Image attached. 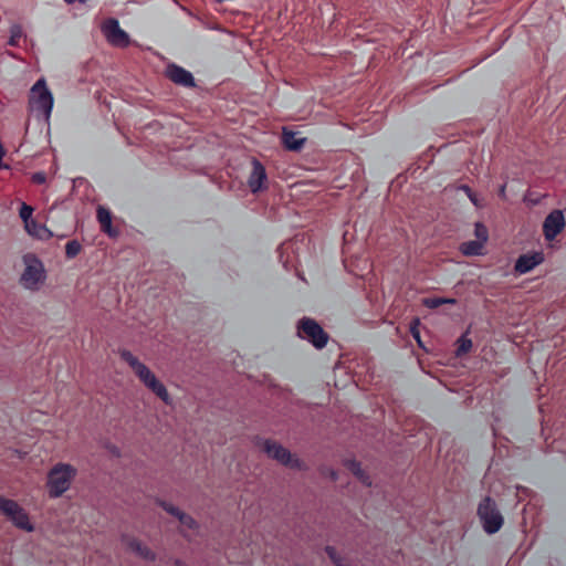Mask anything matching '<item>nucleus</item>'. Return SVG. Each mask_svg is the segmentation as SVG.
I'll list each match as a JSON object with an SVG mask.
<instances>
[{"mask_svg":"<svg viewBox=\"0 0 566 566\" xmlns=\"http://www.w3.org/2000/svg\"><path fill=\"white\" fill-rule=\"evenodd\" d=\"M77 470L70 463L59 462L48 472L46 488L50 499L61 497L71 486Z\"/></svg>","mask_w":566,"mask_h":566,"instance_id":"1","label":"nucleus"},{"mask_svg":"<svg viewBox=\"0 0 566 566\" xmlns=\"http://www.w3.org/2000/svg\"><path fill=\"white\" fill-rule=\"evenodd\" d=\"M476 515L482 524L483 531L488 535L497 533L503 524L504 517L501 514L497 504L490 495L484 496L476 509Z\"/></svg>","mask_w":566,"mask_h":566,"instance_id":"2","label":"nucleus"},{"mask_svg":"<svg viewBox=\"0 0 566 566\" xmlns=\"http://www.w3.org/2000/svg\"><path fill=\"white\" fill-rule=\"evenodd\" d=\"M30 105L38 116H42L46 122H49L54 106V97L48 87L44 77L39 78L32 85Z\"/></svg>","mask_w":566,"mask_h":566,"instance_id":"3","label":"nucleus"},{"mask_svg":"<svg viewBox=\"0 0 566 566\" xmlns=\"http://www.w3.org/2000/svg\"><path fill=\"white\" fill-rule=\"evenodd\" d=\"M256 444H262L263 451L270 459L277 461L280 464L294 470H306L305 463L296 455H293L289 449L281 443L271 439L256 438Z\"/></svg>","mask_w":566,"mask_h":566,"instance_id":"4","label":"nucleus"},{"mask_svg":"<svg viewBox=\"0 0 566 566\" xmlns=\"http://www.w3.org/2000/svg\"><path fill=\"white\" fill-rule=\"evenodd\" d=\"M297 336L311 343L316 349L324 348L329 339V335L323 327L311 317H302L297 322Z\"/></svg>","mask_w":566,"mask_h":566,"instance_id":"5","label":"nucleus"},{"mask_svg":"<svg viewBox=\"0 0 566 566\" xmlns=\"http://www.w3.org/2000/svg\"><path fill=\"white\" fill-rule=\"evenodd\" d=\"M102 32L114 46L126 48L130 43L128 33L120 28L119 21L115 18H108L103 22Z\"/></svg>","mask_w":566,"mask_h":566,"instance_id":"6","label":"nucleus"},{"mask_svg":"<svg viewBox=\"0 0 566 566\" xmlns=\"http://www.w3.org/2000/svg\"><path fill=\"white\" fill-rule=\"evenodd\" d=\"M118 355L120 359L124 360L133 369L135 375L145 386H148V384L157 378L156 375L130 350L126 348L118 349Z\"/></svg>","mask_w":566,"mask_h":566,"instance_id":"7","label":"nucleus"},{"mask_svg":"<svg viewBox=\"0 0 566 566\" xmlns=\"http://www.w3.org/2000/svg\"><path fill=\"white\" fill-rule=\"evenodd\" d=\"M565 216L559 209L551 211L543 222V233L547 241H553L565 228Z\"/></svg>","mask_w":566,"mask_h":566,"instance_id":"8","label":"nucleus"},{"mask_svg":"<svg viewBox=\"0 0 566 566\" xmlns=\"http://www.w3.org/2000/svg\"><path fill=\"white\" fill-rule=\"evenodd\" d=\"M165 74L172 83L179 86L186 88L196 87V80L192 73L176 63H168Z\"/></svg>","mask_w":566,"mask_h":566,"instance_id":"9","label":"nucleus"},{"mask_svg":"<svg viewBox=\"0 0 566 566\" xmlns=\"http://www.w3.org/2000/svg\"><path fill=\"white\" fill-rule=\"evenodd\" d=\"M252 170L248 178V186L252 193L266 190L268 175L264 165L256 158H252Z\"/></svg>","mask_w":566,"mask_h":566,"instance_id":"10","label":"nucleus"},{"mask_svg":"<svg viewBox=\"0 0 566 566\" xmlns=\"http://www.w3.org/2000/svg\"><path fill=\"white\" fill-rule=\"evenodd\" d=\"M544 253L542 251H533L532 253L521 254L514 264L515 273L522 275L530 273L536 266L544 262Z\"/></svg>","mask_w":566,"mask_h":566,"instance_id":"11","label":"nucleus"},{"mask_svg":"<svg viewBox=\"0 0 566 566\" xmlns=\"http://www.w3.org/2000/svg\"><path fill=\"white\" fill-rule=\"evenodd\" d=\"M122 543L126 545L128 549H130L133 553H135L138 557L142 559L153 563L156 560L157 555L156 553L150 549L148 546L143 544L142 541H139L136 537L129 536L127 534H123L120 536Z\"/></svg>","mask_w":566,"mask_h":566,"instance_id":"12","label":"nucleus"},{"mask_svg":"<svg viewBox=\"0 0 566 566\" xmlns=\"http://www.w3.org/2000/svg\"><path fill=\"white\" fill-rule=\"evenodd\" d=\"M27 285H35L44 280V269L42 262L33 256L32 262H28L21 276Z\"/></svg>","mask_w":566,"mask_h":566,"instance_id":"13","label":"nucleus"},{"mask_svg":"<svg viewBox=\"0 0 566 566\" xmlns=\"http://www.w3.org/2000/svg\"><path fill=\"white\" fill-rule=\"evenodd\" d=\"M306 143V138L300 136V133L290 130L287 127L282 129V145L289 151H301Z\"/></svg>","mask_w":566,"mask_h":566,"instance_id":"14","label":"nucleus"},{"mask_svg":"<svg viewBox=\"0 0 566 566\" xmlns=\"http://www.w3.org/2000/svg\"><path fill=\"white\" fill-rule=\"evenodd\" d=\"M294 247H295V242L286 241V242H283L276 250L279 260L286 271H289L290 269H292L294 266V260H295Z\"/></svg>","mask_w":566,"mask_h":566,"instance_id":"15","label":"nucleus"},{"mask_svg":"<svg viewBox=\"0 0 566 566\" xmlns=\"http://www.w3.org/2000/svg\"><path fill=\"white\" fill-rule=\"evenodd\" d=\"M343 465L348 469L357 480L367 488L373 484L370 475L361 468V463L356 459H345Z\"/></svg>","mask_w":566,"mask_h":566,"instance_id":"16","label":"nucleus"},{"mask_svg":"<svg viewBox=\"0 0 566 566\" xmlns=\"http://www.w3.org/2000/svg\"><path fill=\"white\" fill-rule=\"evenodd\" d=\"M96 217H97V221L99 222L101 229H102L103 232L108 234V237H111V238H114V237L118 235V231L113 228V224H112V212H111L109 209L99 206L97 208Z\"/></svg>","mask_w":566,"mask_h":566,"instance_id":"17","label":"nucleus"},{"mask_svg":"<svg viewBox=\"0 0 566 566\" xmlns=\"http://www.w3.org/2000/svg\"><path fill=\"white\" fill-rule=\"evenodd\" d=\"M9 520L13 523L15 527L20 530H23L29 533L34 531V525L30 522L28 513L20 505L14 511V514H11L9 516Z\"/></svg>","mask_w":566,"mask_h":566,"instance_id":"18","label":"nucleus"},{"mask_svg":"<svg viewBox=\"0 0 566 566\" xmlns=\"http://www.w3.org/2000/svg\"><path fill=\"white\" fill-rule=\"evenodd\" d=\"M24 229L30 235L39 240H49L53 237L52 231L45 224L39 223L35 220H30Z\"/></svg>","mask_w":566,"mask_h":566,"instance_id":"19","label":"nucleus"},{"mask_svg":"<svg viewBox=\"0 0 566 566\" xmlns=\"http://www.w3.org/2000/svg\"><path fill=\"white\" fill-rule=\"evenodd\" d=\"M459 251L464 256H480L484 254V243L479 240L464 241L459 245Z\"/></svg>","mask_w":566,"mask_h":566,"instance_id":"20","label":"nucleus"},{"mask_svg":"<svg viewBox=\"0 0 566 566\" xmlns=\"http://www.w3.org/2000/svg\"><path fill=\"white\" fill-rule=\"evenodd\" d=\"M146 387L151 392H154L166 405H170L171 403V397H170L166 386L158 378L154 379Z\"/></svg>","mask_w":566,"mask_h":566,"instance_id":"21","label":"nucleus"},{"mask_svg":"<svg viewBox=\"0 0 566 566\" xmlns=\"http://www.w3.org/2000/svg\"><path fill=\"white\" fill-rule=\"evenodd\" d=\"M472 348V339L468 337V334H462L457 339L455 356L462 357L468 354Z\"/></svg>","mask_w":566,"mask_h":566,"instance_id":"22","label":"nucleus"},{"mask_svg":"<svg viewBox=\"0 0 566 566\" xmlns=\"http://www.w3.org/2000/svg\"><path fill=\"white\" fill-rule=\"evenodd\" d=\"M155 504L163 509L166 513L172 515L177 520L180 517V515L184 513L178 506L174 505L172 503L163 500L160 497H155L154 500Z\"/></svg>","mask_w":566,"mask_h":566,"instance_id":"23","label":"nucleus"},{"mask_svg":"<svg viewBox=\"0 0 566 566\" xmlns=\"http://www.w3.org/2000/svg\"><path fill=\"white\" fill-rule=\"evenodd\" d=\"M19 507V504L11 499H7L0 495V512L3 513L8 518Z\"/></svg>","mask_w":566,"mask_h":566,"instance_id":"24","label":"nucleus"},{"mask_svg":"<svg viewBox=\"0 0 566 566\" xmlns=\"http://www.w3.org/2000/svg\"><path fill=\"white\" fill-rule=\"evenodd\" d=\"M474 235L476 238L475 240H479L485 244L489 240V230H488L486 226L480 221L475 222L474 223Z\"/></svg>","mask_w":566,"mask_h":566,"instance_id":"25","label":"nucleus"},{"mask_svg":"<svg viewBox=\"0 0 566 566\" xmlns=\"http://www.w3.org/2000/svg\"><path fill=\"white\" fill-rule=\"evenodd\" d=\"M22 36V28L20 24H13L10 28V38L7 42L10 46H19V40Z\"/></svg>","mask_w":566,"mask_h":566,"instance_id":"26","label":"nucleus"},{"mask_svg":"<svg viewBox=\"0 0 566 566\" xmlns=\"http://www.w3.org/2000/svg\"><path fill=\"white\" fill-rule=\"evenodd\" d=\"M33 211H34V209L30 205H28L25 202L21 203L20 210H19V216H20L21 220L23 221L24 227L28 226L30 220H34L32 217Z\"/></svg>","mask_w":566,"mask_h":566,"instance_id":"27","label":"nucleus"},{"mask_svg":"<svg viewBox=\"0 0 566 566\" xmlns=\"http://www.w3.org/2000/svg\"><path fill=\"white\" fill-rule=\"evenodd\" d=\"M82 249L81 243L77 240H71L65 244V255L67 259L75 258Z\"/></svg>","mask_w":566,"mask_h":566,"instance_id":"28","label":"nucleus"},{"mask_svg":"<svg viewBox=\"0 0 566 566\" xmlns=\"http://www.w3.org/2000/svg\"><path fill=\"white\" fill-rule=\"evenodd\" d=\"M420 319L418 317L413 318L410 323V334L413 339L417 342L418 346L424 348L423 343L421 340L420 331H419Z\"/></svg>","mask_w":566,"mask_h":566,"instance_id":"29","label":"nucleus"},{"mask_svg":"<svg viewBox=\"0 0 566 566\" xmlns=\"http://www.w3.org/2000/svg\"><path fill=\"white\" fill-rule=\"evenodd\" d=\"M178 521L188 530L197 531L199 528V523L191 515L185 512L180 515Z\"/></svg>","mask_w":566,"mask_h":566,"instance_id":"30","label":"nucleus"},{"mask_svg":"<svg viewBox=\"0 0 566 566\" xmlns=\"http://www.w3.org/2000/svg\"><path fill=\"white\" fill-rule=\"evenodd\" d=\"M458 189L464 192L475 207L480 206L476 193L472 190V188L469 185L462 184L458 187Z\"/></svg>","mask_w":566,"mask_h":566,"instance_id":"31","label":"nucleus"},{"mask_svg":"<svg viewBox=\"0 0 566 566\" xmlns=\"http://www.w3.org/2000/svg\"><path fill=\"white\" fill-rule=\"evenodd\" d=\"M422 305L427 308L434 310L442 305L441 297L432 296L422 298Z\"/></svg>","mask_w":566,"mask_h":566,"instance_id":"32","label":"nucleus"},{"mask_svg":"<svg viewBox=\"0 0 566 566\" xmlns=\"http://www.w3.org/2000/svg\"><path fill=\"white\" fill-rule=\"evenodd\" d=\"M321 473L333 482H336L339 478L338 471L332 467H323Z\"/></svg>","mask_w":566,"mask_h":566,"instance_id":"33","label":"nucleus"},{"mask_svg":"<svg viewBox=\"0 0 566 566\" xmlns=\"http://www.w3.org/2000/svg\"><path fill=\"white\" fill-rule=\"evenodd\" d=\"M31 180L36 185H42L46 181V175L43 171L32 174Z\"/></svg>","mask_w":566,"mask_h":566,"instance_id":"34","label":"nucleus"},{"mask_svg":"<svg viewBox=\"0 0 566 566\" xmlns=\"http://www.w3.org/2000/svg\"><path fill=\"white\" fill-rule=\"evenodd\" d=\"M105 448L115 458H119L122 455L120 449L114 443L108 442L105 444Z\"/></svg>","mask_w":566,"mask_h":566,"instance_id":"35","label":"nucleus"},{"mask_svg":"<svg viewBox=\"0 0 566 566\" xmlns=\"http://www.w3.org/2000/svg\"><path fill=\"white\" fill-rule=\"evenodd\" d=\"M531 191L528 190L524 197L523 201L531 205V206H537L541 202V198L530 199Z\"/></svg>","mask_w":566,"mask_h":566,"instance_id":"36","label":"nucleus"},{"mask_svg":"<svg viewBox=\"0 0 566 566\" xmlns=\"http://www.w3.org/2000/svg\"><path fill=\"white\" fill-rule=\"evenodd\" d=\"M442 305H454L457 304V300L453 297H441Z\"/></svg>","mask_w":566,"mask_h":566,"instance_id":"37","label":"nucleus"},{"mask_svg":"<svg viewBox=\"0 0 566 566\" xmlns=\"http://www.w3.org/2000/svg\"><path fill=\"white\" fill-rule=\"evenodd\" d=\"M4 154H6L4 148H3L2 144L0 143V169L9 168L7 165H4L2 163V158H3Z\"/></svg>","mask_w":566,"mask_h":566,"instance_id":"38","label":"nucleus"},{"mask_svg":"<svg viewBox=\"0 0 566 566\" xmlns=\"http://www.w3.org/2000/svg\"><path fill=\"white\" fill-rule=\"evenodd\" d=\"M499 197L502 199L506 198V186L502 185L499 189Z\"/></svg>","mask_w":566,"mask_h":566,"instance_id":"39","label":"nucleus"},{"mask_svg":"<svg viewBox=\"0 0 566 566\" xmlns=\"http://www.w3.org/2000/svg\"><path fill=\"white\" fill-rule=\"evenodd\" d=\"M66 4H74L75 2H78L81 4H85L88 0H63Z\"/></svg>","mask_w":566,"mask_h":566,"instance_id":"40","label":"nucleus"},{"mask_svg":"<svg viewBox=\"0 0 566 566\" xmlns=\"http://www.w3.org/2000/svg\"><path fill=\"white\" fill-rule=\"evenodd\" d=\"M174 563L176 566H186V564L179 558H176Z\"/></svg>","mask_w":566,"mask_h":566,"instance_id":"41","label":"nucleus"}]
</instances>
